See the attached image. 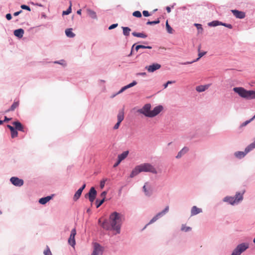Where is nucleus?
<instances>
[{"label":"nucleus","mask_w":255,"mask_h":255,"mask_svg":"<svg viewBox=\"0 0 255 255\" xmlns=\"http://www.w3.org/2000/svg\"><path fill=\"white\" fill-rule=\"evenodd\" d=\"M195 25L197 27V29L199 30L200 29L202 30V25L200 24H195Z\"/></svg>","instance_id":"52"},{"label":"nucleus","mask_w":255,"mask_h":255,"mask_svg":"<svg viewBox=\"0 0 255 255\" xmlns=\"http://www.w3.org/2000/svg\"><path fill=\"white\" fill-rule=\"evenodd\" d=\"M128 154V151L123 152L122 154H120L118 155V159L120 160V161H122L123 160L125 159L127 157Z\"/></svg>","instance_id":"24"},{"label":"nucleus","mask_w":255,"mask_h":255,"mask_svg":"<svg viewBox=\"0 0 255 255\" xmlns=\"http://www.w3.org/2000/svg\"><path fill=\"white\" fill-rule=\"evenodd\" d=\"M19 105V102H14L12 105H11V106L10 107V108L8 109L6 112H9V111H14L16 108L18 107Z\"/></svg>","instance_id":"30"},{"label":"nucleus","mask_w":255,"mask_h":255,"mask_svg":"<svg viewBox=\"0 0 255 255\" xmlns=\"http://www.w3.org/2000/svg\"><path fill=\"white\" fill-rule=\"evenodd\" d=\"M255 119V116L252 119H251L250 120L247 121L245 122L244 123H243L241 125V127H245L248 124H249L250 122H251L252 121H253Z\"/></svg>","instance_id":"34"},{"label":"nucleus","mask_w":255,"mask_h":255,"mask_svg":"<svg viewBox=\"0 0 255 255\" xmlns=\"http://www.w3.org/2000/svg\"><path fill=\"white\" fill-rule=\"evenodd\" d=\"M97 191L94 187L91 188L89 193L85 195V198L88 197L90 201L92 203L96 198Z\"/></svg>","instance_id":"7"},{"label":"nucleus","mask_w":255,"mask_h":255,"mask_svg":"<svg viewBox=\"0 0 255 255\" xmlns=\"http://www.w3.org/2000/svg\"><path fill=\"white\" fill-rule=\"evenodd\" d=\"M200 49H201V46L200 45L199 46V47H198L199 53H198V58H197L195 60L191 61V62H185V63H184V64H192V63H193L194 62H196V61H198L202 56H203L204 55H205L206 53V52H200Z\"/></svg>","instance_id":"16"},{"label":"nucleus","mask_w":255,"mask_h":255,"mask_svg":"<svg viewBox=\"0 0 255 255\" xmlns=\"http://www.w3.org/2000/svg\"><path fill=\"white\" fill-rule=\"evenodd\" d=\"M141 172H149L156 174L155 168L149 163H143L136 166L130 174V177L132 178Z\"/></svg>","instance_id":"2"},{"label":"nucleus","mask_w":255,"mask_h":255,"mask_svg":"<svg viewBox=\"0 0 255 255\" xmlns=\"http://www.w3.org/2000/svg\"><path fill=\"white\" fill-rule=\"evenodd\" d=\"M189 150V149L187 147H184L178 153L177 155L176 156L177 158H180L183 154L186 153Z\"/></svg>","instance_id":"22"},{"label":"nucleus","mask_w":255,"mask_h":255,"mask_svg":"<svg viewBox=\"0 0 255 255\" xmlns=\"http://www.w3.org/2000/svg\"><path fill=\"white\" fill-rule=\"evenodd\" d=\"M118 122H122L124 119V109H122L119 111L118 116Z\"/></svg>","instance_id":"20"},{"label":"nucleus","mask_w":255,"mask_h":255,"mask_svg":"<svg viewBox=\"0 0 255 255\" xmlns=\"http://www.w3.org/2000/svg\"><path fill=\"white\" fill-rule=\"evenodd\" d=\"M117 26H118L117 23L113 24L109 26V29L111 30V29H114V28H116V27H117Z\"/></svg>","instance_id":"49"},{"label":"nucleus","mask_w":255,"mask_h":255,"mask_svg":"<svg viewBox=\"0 0 255 255\" xmlns=\"http://www.w3.org/2000/svg\"><path fill=\"white\" fill-rule=\"evenodd\" d=\"M202 212V210L201 208H198L196 206H194L192 207L191 210V216H193L196 215L199 213H200Z\"/></svg>","instance_id":"17"},{"label":"nucleus","mask_w":255,"mask_h":255,"mask_svg":"<svg viewBox=\"0 0 255 255\" xmlns=\"http://www.w3.org/2000/svg\"><path fill=\"white\" fill-rule=\"evenodd\" d=\"M245 191L242 193L237 192L235 197L227 196L224 198V201L229 203L231 205L238 204L243 199V194Z\"/></svg>","instance_id":"5"},{"label":"nucleus","mask_w":255,"mask_h":255,"mask_svg":"<svg viewBox=\"0 0 255 255\" xmlns=\"http://www.w3.org/2000/svg\"><path fill=\"white\" fill-rule=\"evenodd\" d=\"M140 48L151 49V47L149 46H144V45H138L136 46L135 47V50L136 51H137L138 50V49H140Z\"/></svg>","instance_id":"32"},{"label":"nucleus","mask_w":255,"mask_h":255,"mask_svg":"<svg viewBox=\"0 0 255 255\" xmlns=\"http://www.w3.org/2000/svg\"><path fill=\"white\" fill-rule=\"evenodd\" d=\"M3 123V121L0 120V125Z\"/></svg>","instance_id":"64"},{"label":"nucleus","mask_w":255,"mask_h":255,"mask_svg":"<svg viewBox=\"0 0 255 255\" xmlns=\"http://www.w3.org/2000/svg\"><path fill=\"white\" fill-rule=\"evenodd\" d=\"M209 87L208 85H201L196 87V90L198 92H202L205 91Z\"/></svg>","instance_id":"25"},{"label":"nucleus","mask_w":255,"mask_h":255,"mask_svg":"<svg viewBox=\"0 0 255 255\" xmlns=\"http://www.w3.org/2000/svg\"><path fill=\"white\" fill-rule=\"evenodd\" d=\"M161 67V65L158 63H154L148 67H146V69L149 72H153L156 70L159 69Z\"/></svg>","instance_id":"13"},{"label":"nucleus","mask_w":255,"mask_h":255,"mask_svg":"<svg viewBox=\"0 0 255 255\" xmlns=\"http://www.w3.org/2000/svg\"><path fill=\"white\" fill-rule=\"evenodd\" d=\"M85 187H86V184H84L83 185V186L81 188H80L79 189L83 191V190L85 189Z\"/></svg>","instance_id":"57"},{"label":"nucleus","mask_w":255,"mask_h":255,"mask_svg":"<svg viewBox=\"0 0 255 255\" xmlns=\"http://www.w3.org/2000/svg\"><path fill=\"white\" fill-rule=\"evenodd\" d=\"M22 12V10H20L18 11L15 12L13 13L14 16H17Z\"/></svg>","instance_id":"54"},{"label":"nucleus","mask_w":255,"mask_h":255,"mask_svg":"<svg viewBox=\"0 0 255 255\" xmlns=\"http://www.w3.org/2000/svg\"><path fill=\"white\" fill-rule=\"evenodd\" d=\"M132 15L136 17H141V13L139 11H135L132 13Z\"/></svg>","instance_id":"41"},{"label":"nucleus","mask_w":255,"mask_h":255,"mask_svg":"<svg viewBox=\"0 0 255 255\" xmlns=\"http://www.w3.org/2000/svg\"><path fill=\"white\" fill-rule=\"evenodd\" d=\"M104 199H102L101 200H99L97 199L96 201V207L99 208L104 202Z\"/></svg>","instance_id":"36"},{"label":"nucleus","mask_w":255,"mask_h":255,"mask_svg":"<svg viewBox=\"0 0 255 255\" xmlns=\"http://www.w3.org/2000/svg\"><path fill=\"white\" fill-rule=\"evenodd\" d=\"M106 195H107V192L104 191L101 194L100 196L102 198V199H104V200H105V198H106Z\"/></svg>","instance_id":"47"},{"label":"nucleus","mask_w":255,"mask_h":255,"mask_svg":"<svg viewBox=\"0 0 255 255\" xmlns=\"http://www.w3.org/2000/svg\"><path fill=\"white\" fill-rule=\"evenodd\" d=\"M220 25H223V26H225L230 29H231L232 28V25L230 24H227V23H222V22H220Z\"/></svg>","instance_id":"44"},{"label":"nucleus","mask_w":255,"mask_h":255,"mask_svg":"<svg viewBox=\"0 0 255 255\" xmlns=\"http://www.w3.org/2000/svg\"><path fill=\"white\" fill-rule=\"evenodd\" d=\"M220 22H219V21H213L211 22H210L209 23V25L211 26H216L220 25Z\"/></svg>","instance_id":"35"},{"label":"nucleus","mask_w":255,"mask_h":255,"mask_svg":"<svg viewBox=\"0 0 255 255\" xmlns=\"http://www.w3.org/2000/svg\"><path fill=\"white\" fill-rule=\"evenodd\" d=\"M71 6H72L71 4H70V6L67 9V10L63 11V13H62L63 15H68L71 12Z\"/></svg>","instance_id":"39"},{"label":"nucleus","mask_w":255,"mask_h":255,"mask_svg":"<svg viewBox=\"0 0 255 255\" xmlns=\"http://www.w3.org/2000/svg\"><path fill=\"white\" fill-rule=\"evenodd\" d=\"M7 128L10 129V132L12 130H13L15 129V128H14L12 126H11L10 125H7Z\"/></svg>","instance_id":"55"},{"label":"nucleus","mask_w":255,"mask_h":255,"mask_svg":"<svg viewBox=\"0 0 255 255\" xmlns=\"http://www.w3.org/2000/svg\"><path fill=\"white\" fill-rule=\"evenodd\" d=\"M10 120V119L7 118L6 117H5V121H8Z\"/></svg>","instance_id":"63"},{"label":"nucleus","mask_w":255,"mask_h":255,"mask_svg":"<svg viewBox=\"0 0 255 255\" xmlns=\"http://www.w3.org/2000/svg\"><path fill=\"white\" fill-rule=\"evenodd\" d=\"M77 14H81V9H79V10L77 11Z\"/></svg>","instance_id":"61"},{"label":"nucleus","mask_w":255,"mask_h":255,"mask_svg":"<svg viewBox=\"0 0 255 255\" xmlns=\"http://www.w3.org/2000/svg\"><path fill=\"white\" fill-rule=\"evenodd\" d=\"M255 148V141L249 145L245 149L244 152L237 151L235 153V155L237 158H242L244 157L249 152Z\"/></svg>","instance_id":"6"},{"label":"nucleus","mask_w":255,"mask_h":255,"mask_svg":"<svg viewBox=\"0 0 255 255\" xmlns=\"http://www.w3.org/2000/svg\"><path fill=\"white\" fill-rule=\"evenodd\" d=\"M174 83H175V81H168L166 83L168 85V84H170Z\"/></svg>","instance_id":"60"},{"label":"nucleus","mask_w":255,"mask_h":255,"mask_svg":"<svg viewBox=\"0 0 255 255\" xmlns=\"http://www.w3.org/2000/svg\"><path fill=\"white\" fill-rule=\"evenodd\" d=\"M233 91L242 98L247 100L255 99V91L247 90L243 87H235Z\"/></svg>","instance_id":"3"},{"label":"nucleus","mask_w":255,"mask_h":255,"mask_svg":"<svg viewBox=\"0 0 255 255\" xmlns=\"http://www.w3.org/2000/svg\"><path fill=\"white\" fill-rule=\"evenodd\" d=\"M5 17H6V18L8 20H10L12 18L11 15L10 13L6 14Z\"/></svg>","instance_id":"53"},{"label":"nucleus","mask_w":255,"mask_h":255,"mask_svg":"<svg viewBox=\"0 0 255 255\" xmlns=\"http://www.w3.org/2000/svg\"><path fill=\"white\" fill-rule=\"evenodd\" d=\"M101 226L105 229L106 230H110L111 229H112V227H111V224H109V223H108V222L107 221H104L102 224H101Z\"/></svg>","instance_id":"27"},{"label":"nucleus","mask_w":255,"mask_h":255,"mask_svg":"<svg viewBox=\"0 0 255 255\" xmlns=\"http://www.w3.org/2000/svg\"><path fill=\"white\" fill-rule=\"evenodd\" d=\"M102 247L98 243L94 244V249L92 255H99L102 253Z\"/></svg>","instance_id":"11"},{"label":"nucleus","mask_w":255,"mask_h":255,"mask_svg":"<svg viewBox=\"0 0 255 255\" xmlns=\"http://www.w3.org/2000/svg\"><path fill=\"white\" fill-rule=\"evenodd\" d=\"M132 34L137 37H141L143 38H145L147 37V35L143 33H137L136 32H133L132 33Z\"/></svg>","instance_id":"28"},{"label":"nucleus","mask_w":255,"mask_h":255,"mask_svg":"<svg viewBox=\"0 0 255 255\" xmlns=\"http://www.w3.org/2000/svg\"><path fill=\"white\" fill-rule=\"evenodd\" d=\"M10 132H11V136L12 138L16 137L18 135V132L15 129H14L13 130L11 131Z\"/></svg>","instance_id":"40"},{"label":"nucleus","mask_w":255,"mask_h":255,"mask_svg":"<svg viewBox=\"0 0 255 255\" xmlns=\"http://www.w3.org/2000/svg\"><path fill=\"white\" fill-rule=\"evenodd\" d=\"M76 235V229L74 228L72 230L71 232V234L70 236V237L68 239V243L70 245H71L72 247H74L76 244V242L75 240V237Z\"/></svg>","instance_id":"8"},{"label":"nucleus","mask_w":255,"mask_h":255,"mask_svg":"<svg viewBox=\"0 0 255 255\" xmlns=\"http://www.w3.org/2000/svg\"><path fill=\"white\" fill-rule=\"evenodd\" d=\"M136 84H137V82L136 81H133L132 83H131L129 84L128 85H127V86H125L124 87H123L119 91V92H118V94H120V93H122L123 92H124L126 89H127L128 88H131V87L136 85Z\"/></svg>","instance_id":"18"},{"label":"nucleus","mask_w":255,"mask_h":255,"mask_svg":"<svg viewBox=\"0 0 255 255\" xmlns=\"http://www.w3.org/2000/svg\"><path fill=\"white\" fill-rule=\"evenodd\" d=\"M21 8L23 9H26V10H27L28 11H30L31 10V9L30 8L29 6H27V5H24V4H22L21 5Z\"/></svg>","instance_id":"43"},{"label":"nucleus","mask_w":255,"mask_h":255,"mask_svg":"<svg viewBox=\"0 0 255 255\" xmlns=\"http://www.w3.org/2000/svg\"><path fill=\"white\" fill-rule=\"evenodd\" d=\"M43 253L44 255H52L50 250L48 246L46 247V249L44 251Z\"/></svg>","instance_id":"38"},{"label":"nucleus","mask_w":255,"mask_h":255,"mask_svg":"<svg viewBox=\"0 0 255 255\" xmlns=\"http://www.w3.org/2000/svg\"><path fill=\"white\" fill-rule=\"evenodd\" d=\"M142 13H143V15L144 16H145V17H147V16H149V15H150V14H149V13L148 11H147V10H144V11H143Z\"/></svg>","instance_id":"48"},{"label":"nucleus","mask_w":255,"mask_h":255,"mask_svg":"<svg viewBox=\"0 0 255 255\" xmlns=\"http://www.w3.org/2000/svg\"><path fill=\"white\" fill-rule=\"evenodd\" d=\"M24 30L22 28H19L18 29H16L14 31V35L18 37V38H21L22 37L23 34H24Z\"/></svg>","instance_id":"19"},{"label":"nucleus","mask_w":255,"mask_h":255,"mask_svg":"<svg viewBox=\"0 0 255 255\" xmlns=\"http://www.w3.org/2000/svg\"><path fill=\"white\" fill-rule=\"evenodd\" d=\"M166 28L167 29V32L169 33H173V29L171 28V27L169 25L168 21H167L166 22Z\"/></svg>","instance_id":"33"},{"label":"nucleus","mask_w":255,"mask_h":255,"mask_svg":"<svg viewBox=\"0 0 255 255\" xmlns=\"http://www.w3.org/2000/svg\"><path fill=\"white\" fill-rule=\"evenodd\" d=\"M249 248V245L246 243H243L239 245L235 249L239 254H242Z\"/></svg>","instance_id":"12"},{"label":"nucleus","mask_w":255,"mask_h":255,"mask_svg":"<svg viewBox=\"0 0 255 255\" xmlns=\"http://www.w3.org/2000/svg\"><path fill=\"white\" fill-rule=\"evenodd\" d=\"M166 10H167V12H168V13L170 12V11H171L170 7H169V6H167L166 7Z\"/></svg>","instance_id":"58"},{"label":"nucleus","mask_w":255,"mask_h":255,"mask_svg":"<svg viewBox=\"0 0 255 255\" xmlns=\"http://www.w3.org/2000/svg\"><path fill=\"white\" fill-rule=\"evenodd\" d=\"M169 210V207L167 206L166 208L161 212L158 213L155 216H154L149 222V224L153 223L155 222L159 217L164 215Z\"/></svg>","instance_id":"9"},{"label":"nucleus","mask_w":255,"mask_h":255,"mask_svg":"<svg viewBox=\"0 0 255 255\" xmlns=\"http://www.w3.org/2000/svg\"><path fill=\"white\" fill-rule=\"evenodd\" d=\"M231 11L233 13L234 15L238 18H244L246 16L245 13L243 11H239L236 9L231 10Z\"/></svg>","instance_id":"14"},{"label":"nucleus","mask_w":255,"mask_h":255,"mask_svg":"<svg viewBox=\"0 0 255 255\" xmlns=\"http://www.w3.org/2000/svg\"><path fill=\"white\" fill-rule=\"evenodd\" d=\"M13 125L15 127V129L16 130H18L19 131H21L23 132H25V128L18 121L14 122L12 123Z\"/></svg>","instance_id":"15"},{"label":"nucleus","mask_w":255,"mask_h":255,"mask_svg":"<svg viewBox=\"0 0 255 255\" xmlns=\"http://www.w3.org/2000/svg\"><path fill=\"white\" fill-rule=\"evenodd\" d=\"M135 44H133L132 46V48H131V52H130V53L128 55V56H130L132 55V50H133V47L134 46Z\"/></svg>","instance_id":"59"},{"label":"nucleus","mask_w":255,"mask_h":255,"mask_svg":"<svg viewBox=\"0 0 255 255\" xmlns=\"http://www.w3.org/2000/svg\"><path fill=\"white\" fill-rule=\"evenodd\" d=\"M88 15L93 19H97V15L96 12L90 9L86 10Z\"/></svg>","instance_id":"23"},{"label":"nucleus","mask_w":255,"mask_h":255,"mask_svg":"<svg viewBox=\"0 0 255 255\" xmlns=\"http://www.w3.org/2000/svg\"><path fill=\"white\" fill-rule=\"evenodd\" d=\"M241 254H239V253L237 251L236 249L234 250L231 255H240Z\"/></svg>","instance_id":"51"},{"label":"nucleus","mask_w":255,"mask_h":255,"mask_svg":"<svg viewBox=\"0 0 255 255\" xmlns=\"http://www.w3.org/2000/svg\"><path fill=\"white\" fill-rule=\"evenodd\" d=\"M121 162V161H120V160L118 159V161L114 165V167H116L117 166H118V165Z\"/></svg>","instance_id":"56"},{"label":"nucleus","mask_w":255,"mask_h":255,"mask_svg":"<svg viewBox=\"0 0 255 255\" xmlns=\"http://www.w3.org/2000/svg\"><path fill=\"white\" fill-rule=\"evenodd\" d=\"M65 34L68 37L72 38L75 36V34L72 32V28H68L65 30Z\"/></svg>","instance_id":"26"},{"label":"nucleus","mask_w":255,"mask_h":255,"mask_svg":"<svg viewBox=\"0 0 255 255\" xmlns=\"http://www.w3.org/2000/svg\"><path fill=\"white\" fill-rule=\"evenodd\" d=\"M146 184H147V183H146V184L143 186V190H144V192L145 194L146 195H149V194H150V193H149V192L147 191V190L146 189Z\"/></svg>","instance_id":"46"},{"label":"nucleus","mask_w":255,"mask_h":255,"mask_svg":"<svg viewBox=\"0 0 255 255\" xmlns=\"http://www.w3.org/2000/svg\"><path fill=\"white\" fill-rule=\"evenodd\" d=\"M52 199V196H47L46 197L40 198L39 200V203L41 204L44 205L47 203L49 201H50Z\"/></svg>","instance_id":"21"},{"label":"nucleus","mask_w":255,"mask_h":255,"mask_svg":"<svg viewBox=\"0 0 255 255\" xmlns=\"http://www.w3.org/2000/svg\"><path fill=\"white\" fill-rule=\"evenodd\" d=\"M110 222L112 229L116 230L117 233H120V225L121 222L120 214L115 212L111 214L110 216Z\"/></svg>","instance_id":"4"},{"label":"nucleus","mask_w":255,"mask_h":255,"mask_svg":"<svg viewBox=\"0 0 255 255\" xmlns=\"http://www.w3.org/2000/svg\"><path fill=\"white\" fill-rule=\"evenodd\" d=\"M168 86V84L167 83H165L164 84V88H166Z\"/></svg>","instance_id":"62"},{"label":"nucleus","mask_w":255,"mask_h":255,"mask_svg":"<svg viewBox=\"0 0 255 255\" xmlns=\"http://www.w3.org/2000/svg\"><path fill=\"white\" fill-rule=\"evenodd\" d=\"M159 22H160V21L158 19L157 20H155V21H148L147 22L146 24H147V25H153V24H158Z\"/></svg>","instance_id":"42"},{"label":"nucleus","mask_w":255,"mask_h":255,"mask_svg":"<svg viewBox=\"0 0 255 255\" xmlns=\"http://www.w3.org/2000/svg\"><path fill=\"white\" fill-rule=\"evenodd\" d=\"M82 191L79 189L77 192L75 193L74 197H73V200L74 201H77L81 196L82 194Z\"/></svg>","instance_id":"29"},{"label":"nucleus","mask_w":255,"mask_h":255,"mask_svg":"<svg viewBox=\"0 0 255 255\" xmlns=\"http://www.w3.org/2000/svg\"><path fill=\"white\" fill-rule=\"evenodd\" d=\"M151 105L150 104H145L142 108L138 110V112L144 115L145 116L149 118H152L159 114L163 110L162 106L155 107L153 110L151 111Z\"/></svg>","instance_id":"1"},{"label":"nucleus","mask_w":255,"mask_h":255,"mask_svg":"<svg viewBox=\"0 0 255 255\" xmlns=\"http://www.w3.org/2000/svg\"><path fill=\"white\" fill-rule=\"evenodd\" d=\"M120 124H121V122H118L117 123L114 127V129H117L119 128Z\"/></svg>","instance_id":"50"},{"label":"nucleus","mask_w":255,"mask_h":255,"mask_svg":"<svg viewBox=\"0 0 255 255\" xmlns=\"http://www.w3.org/2000/svg\"><path fill=\"white\" fill-rule=\"evenodd\" d=\"M181 230L184 232H188L191 230V228L186 227L185 225H183L181 227Z\"/></svg>","instance_id":"37"},{"label":"nucleus","mask_w":255,"mask_h":255,"mask_svg":"<svg viewBox=\"0 0 255 255\" xmlns=\"http://www.w3.org/2000/svg\"><path fill=\"white\" fill-rule=\"evenodd\" d=\"M106 179H104L102 180L100 182V187L101 188H103L105 185Z\"/></svg>","instance_id":"45"},{"label":"nucleus","mask_w":255,"mask_h":255,"mask_svg":"<svg viewBox=\"0 0 255 255\" xmlns=\"http://www.w3.org/2000/svg\"><path fill=\"white\" fill-rule=\"evenodd\" d=\"M123 34L125 36H128L129 35V32L131 31V29L128 27H123Z\"/></svg>","instance_id":"31"},{"label":"nucleus","mask_w":255,"mask_h":255,"mask_svg":"<svg viewBox=\"0 0 255 255\" xmlns=\"http://www.w3.org/2000/svg\"><path fill=\"white\" fill-rule=\"evenodd\" d=\"M10 180L15 186H21L23 184V181L17 177H12L10 178Z\"/></svg>","instance_id":"10"}]
</instances>
